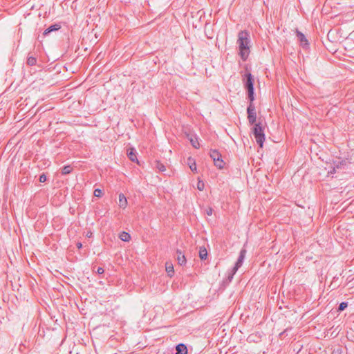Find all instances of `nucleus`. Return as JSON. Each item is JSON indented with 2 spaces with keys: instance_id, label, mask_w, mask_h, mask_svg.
<instances>
[{
  "instance_id": "nucleus-13",
  "label": "nucleus",
  "mask_w": 354,
  "mask_h": 354,
  "mask_svg": "<svg viewBox=\"0 0 354 354\" xmlns=\"http://www.w3.org/2000/svg\"><path fill=\"white\" fill-rule=\"evenodd\" d=\"M177 261L178 264L180 266L185 265L186 263V259L184 254H182V252L179 250H177Z\"/></svg>"
},
{
  "instance_id": "nucleus-28",
  "label": "nucleus",
  "mask_w": 354,
  "mask_h": 354,
  "mask_svg": "<svg viewBox=\"0 0 354 354\" xmlns=\"http://www.w3.org/2000/svg\"><path fill=\"white\" fill-rule=\"evenodd\" d=\"M104 269L102 268V267H98L97 269V273L99 274H101L102 273H104Z\"/></svg>"
},
{
  "instance_id": "nucleus-1",
  "label": "nucleus",
  "mask_w": 354,
  "mask_h": 354,
  "mask_svg": "<svg viewBox=\"0 0 354 354\" xmlns=\"http://www.w3.org/2000/svg\"><path fill=\"white\" fill-rule=\"evenodd\" d=\"M237 44L241 58L245 61L250 53V39L249 32L246 30L239 32Z\"/></svg>"
},
{
  "instance_id": "nucleus-19",
  "label": "nucleus",
  "mask_w": 354,
  "mask_h": 354,
  "mask_svg": "<svg viewBox=\"0 0 354 354\" xmlns=\"http://www.w3.org/2000/svg\"><path fill=\"white\" fill-rule=\"evenodd\" d=\"M57 26L54 25V26H50V27H48L47 29H46L44 30V35H47L50 32H52L53 30H57L59 28H57Z\"/></svg>"
},
{
  "instance_id": "nucleus-3",
  "label": "nucleus",
  "mask_w": 354,
  "mask_h": 354,
  "mask_svg": "<svg viewBox=\"0 0 354 354\" xmlns=\"http://www.w3.org/2000/svg\"><path fill=\"white\" fill-rule=\"evenodd\" d=\"M245 254H246V250L243 248L240 251L239 256V258L235 263V266H234V268L232 270L231 273L228 276V279L230 281H231L234 275L235 274V273L236 272L238 269L242 266L244 259L245 257Z\"/></svg>"
},
{
  "instance_id": "nucleus-23",
  "label": "nucleus",
  "mask_w": 354,
  "mask_h": 354,
  "mask_svg": "<svg viewBox=\"0 0 354 354\" xmlns=\"http://www.w3.org/2000/svg\"><path fill=\"white\" fill-rule=\"evenodd\" d=\"M347 306H348L347 302H342L338 307V310L343 311L346 308H347Z\"/></svg>"
},
{
  "instance_id": "nucleus-15",
  "label": "nucleus",
  "mask_w": 354,
  "mask_h": 354,
  "mask_svg": "<svg viewBox=\"0 0 354 354\" xmlns=\"http://www.w3.org/2000/svg\"><path fill=\"white\" fill-rule=\"evenodd\" d=\"M120 239L123 241H125V242H127L129 241L130 239H131V236L129 233L127 232H122L120 236H119Z\"/></svg>"
},
{
  "instance_id": "nucleus-4",
  "label": "nucleus",
  "mask_w": 354,
  "mask_h": 354,
  "mask_svg": "<svg viewBox=\"0 0 354 354\" xmlns=\"http://www.w3.org/2000/svg\"><path fill=\"white\" fill-rule=\"evenodd\" d=\"M211 158L213 160L214 165L221 169L224 167V162L221 158V153L216 149L211 150L209 153Z\"/></svg>"
},
{
  "instance_id": "nucleus-29",
  "label": "nucleus",
  "mask_w": 354,
  "mask_h": 354,
  "mask_svg": "<svg viewBox=\"0 0 354 354\" xmlns=\"http://www.w3.org/2000/svg\"><path fill=\"white\" fill-rule=\"evenodd\" d=\"M82 243H77V247L79 249H80V248H82Z\"/></svg>"
},
{
  "instance_id": "nucleus-25",
  "label": "nucleus",
  "mask_w": 354,
  "mask_h": 354,
  "mask_svg": "<svg viewBox=\"0 0 354 354\" xmlns=\"http://www.w3.org/2000/svg\"><path fill=\"white\" fill-rule=\"evenodd\" d=\"M102 195V192L100 189H95L94 190V196L96 197H100Z\"/></svg>"
},
{
  "instance_id": "nucleus-11",
  "label": "nucleus",
  "mask_w": 354,
  "mask_h": 354,
  "mask_svg": "<svg viewBox=\"0 0 354 354\" xmlns=\"http://www.w3.org/2000/svg\"><path fill=\"white\" fill-rule=\"evenodd\" d=\"M119 206L122 209L126 208L127 206V200L123 194H119Z\"/></svg>"
},
{
  "instance_id": "nucleus-24",
  "label": "nucleus",
  "mask_w": 354,
  "mask_h": 354,
  "mask_svg": "<svg viewBox=\"0 0 354 354\" xmlns=\"http://www.w3.org/2000/svg\"><path fill=\"white\" fill-rule=\"evenodd\" d=\"M166 270L168 273L172 272L174 273V268L171 264L166 263Z\"/></svg>"
},
{
  "instance_id": "nucleus-12",
  "label": "nucleus",
  "mask_w": 354,
  "mask_h": 354,
  "mask_svg": "<svg viewBox=\"0 0 354 354\" xmlns=\"http://www.w3.org/2000/svg\"><path fill=\"white\" fill-rule=\"evenodd\" d=\"M187 164L193 172H197L196 164L194 158L189 157L187 159Z\"/></svg>"
},
{
  "instance_id": "nucleus-18",
  "label": "nucleus",
  "mask_w": 354,
  "mask_h": 354,
  "mask_svg": "<svg viewBox=\"0 0 354 354\" xmlns=\"http://www.w3.org/2000/svg\"><path fill=\"white\" fill-rule=\"evenodd\" d=\"M199 257L200 258L203 260L206 259L207 257V252L205 248H201L199 251Z\"/></svg>"
},
{
  "instance_id": "nucleus-17",
  "label": "nucleus",
  "mask_w": 354,
  "mask_h": 354,
  "mask_svg": "<svg viewBox=\"0 0 354 354\" xmlns=\"http://www.w3.org/2000/svg\"><path fill=\"white\" fill-rule=\"evenodd\" d=\"M73 169L70 165H66L62 167V174L66 175L70 174L72 171Z\"/></svg>"
},
{
  "instance_id": "nucleus-16",
  "label": "nucleus",
  "mask_w": 354,
  "mask_h": 354,
  "mask_svg": "<svg viewBox=\"0 0 354 354\" xmlns=\"http://www.w3.org/2000/svg\"><path fill=\"white\" fill-rule=\"evenodd\" d=\"M156 168L161 172H164L166 171L165 166L161 163L160 161H156Z\"/></svg>"
},
{
  "instance_id": "nucleus-8",
  "label": "nucleus",
  "mask_w": 354,
  "mask_h": 354,
  "mask_svg": "<svg viewBox=\"0 0 354 354\" xmlns=\"http://www.w3.org/2000/svg\"><path fill=\"white\" fill-rule=\"evenodd\" d=\"M127 156L131 161L138 162V159L136 157V152L133 148H130V149H127Z\"/></svg>"
},
{
  "instance_id": "nucleus-20",
  "label": "nucleus",
  "mask_w": 354,
  "mask_h": 354,
  "mask_svg": "<svg viewBox=\"0 0 354 354\" xmlns=\"http://www.w3.org/2000/svg\"><path fill=\"white\" fill-rule=\"evenodd\" d=\"M37 63V59L35 57H32V56H30L28 57V59H27V64L29 66H35Z\"/></svg>"
},
{
  "instance_id": "nucleus-5",
  "label": "nucleus",
  "mask_w": 354,
  "mask_h": 354,
  "mask_svg": "<svg viewBox=\"0 0 354 354\" xmlns=\"http://www.w3.org/2000/svg\"><path fill=\"white\" fill-rule=\"evenodd\" d=\"M243 82L244 83L245 88L252 89L254 88V79L252 74L245 71L244 75H243Z\"/></svg>"
},
{
  "instance_id": "nucleus-9",
  "label": "nucleus",
  "mask_w": 354,
  "mask_h": 354,
  "mask_svg": "<svg viewBox=\"0 0 354 354\" xmlns=\"http://www.w3.org/2000/svg\"><path fill=\"white\" fill-rule=\"evenodd\" d=\"M346 165V160H341L337 163L333 167V170L330 171L329 174H334L336 172L337 169L344 168V166Z\"/></svg>"
},
{
  "instance_id": "nucleus-26",
  "label": "nucleus",
  "mask_w": 354,
  "mask_h": 354,
  "mask_svg": "<svg viewBox=\"0 0 354 354\" xmlns=\"http://www.w3.org/2000/svg\"><path fill=\"white\" fill-rule=\"evenodd\" d=\"M39 180V182L44 183L46 180V175L44 174H42L41 175H40Z\"/></svg>"
},
{
  "instance_id": "nucleus-14",
  "label": "nucleus",
  "mask_w": 354,
  "mask_h": 354,
  "mask_svg": "<svg viewBox=\"0 0 354 354\" xmlns=\"http://www.w3.org/2000/svg\"><path fill=\"white\" fill-rule=\"evenodd\" d=\"M189 141H190L192 145L193 146V147H194L195 149L199 148L200 143H199L197 138L191 136L189 138Z\"/></svg>"
},
{
  "instance_id": "nucleus-6",
  "label": "nucleus",
  "mask_w": 354,
  "mask_h": 354,
  "mask_svg": "<svg viewBox=\"0 0 354 354\" xmlns=\"http://www.w3.org/2000/svg\"><path fill=\"white\" fill-rule=\"evenodd\" d=\"M247 113H248V119L249 122L251 124H256V119H257V113H256V109L255 106L253 103H250L248 109H247Z\"/></svg>"
},
{
  "instance_id": "nucleus-22",
  "label": "nucleus",
  "mask_w": 354,
  "mask_h": 354,
  "mask_svg": "<svg viewBox=\"0 0 354 354\" xmlns=\"http://www.w3.org/2000/svg\"><path fill=\"white\" fill-rule=\"evenodd\" d=\"M197 189L200 191H203L205 189V183L203 180H198L197 183Z\"/></svg>"
},
{
  "instance_id": "nucleus-27",
  "label": "nucleus",
  "mask_w": 354,
  "mask_h": 354,
  "mask_svg": "<svg viewBox=\"0 0 354 354\" xmlns=\"http://www.w3.org/2000/svg\"><path fill=\"white\" fill-rule=\"evenodd\" d=\"M212 212H213V209L212 207H208L205 210V213L208 216H211L212 214Z\"/></svg>"
},
{
  "instance_id": "nucleus-7",
  "label": "nucleus",
  "mask_w": 354,
  "mask_h": 354,
  "mask_svg": "<svg viewBox=\"0 0 354 354\" xmlns=\"http://www.w3.org/2000/svg\"><path fill=\"white\" fill-rule=\"evenodd\" d=\"M296 34H297L298 40L300 41L301 45L303 46L304 47L308 46V40L306 39L305 35L302 32H299L297 30H296Z\"/></svg>"
},
{
  "instance_id": "nucleus-2",
  "label": "nucleus",
  "mask_w": 354,
  "mask_h": 354,
  "mask_svg": "<svg viewBox=\"0 0 354 354\" xmlns=\"http://www.w3.org/2000/svg\"><path fill=\"white\" fill-rule=\"evenodd\" d=\"M253 134L254 136L256 142L260 147H262L265 141V134L263 129L260 123L254 124Z\"/></svg>"
},
{
  "instance_id": "nucleus-21",
  "label": "nucleus",
  "mask_w": 354,
  "mask_h": 354,
  "mask_svg": "<svg viewBox=\"0 0 354 354\" xmlns=\"http://www.w3.org/2000/svg\"><path fill=\"white\" fill-rule=\"evenodd\" d=\"M254 90H248V98L250 100V103H253V101L254 100Z\"/></svg>"
},
{
  "instance_id": "nucleus-10",
  "label": "nucleus",
  "mask_w": 354,
  "mask_h": 354,
  "mask_svg": "<svg viewBox=\"0 0 354 354\" xmlns=\"http://www.w3.org/2000/svg\"><path fill=\"white\" fill-rule=\"evenodd\" d=\"M176 354H187V348L183 344H180L176 347Z\"/></svg>"
}]
</instances>
